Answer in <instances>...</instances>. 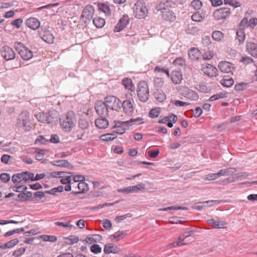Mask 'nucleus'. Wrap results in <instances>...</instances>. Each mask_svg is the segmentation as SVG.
Returning <instances> with one entry per match:
<instances>
[{
	"mask_svg": "<svg viewBox=\"0 0 257 257\" xmlns=\"http://www.w3.org/2000/svg\"><path fill=\"white\" fill-rule=\"evenodd\" d=\"M76 118L73 111L68 112L60 118V125L65 132H70L75 126Z\"/></svg>",
	"mask_w": 257,
	"mask_h": 257,
	"instance_id": "obj_1",
	"label": "nucleus"
},
{
	"mask_svg": "<svg viewBox=\"0 0 257 257\" xmlns=\"http://www.w3.org/2000/svg\"><path fill=\"white\" fill-rule=\"evenodd\" d=\"M134 16L138 19H144L148 14V9L145 3L137 1L133 7Z\"/></svg>",
	"mask_w": 257,
	"mask_h": 257,
	"instance_id": "obj_2",
	"label": "nucleus"
},
{
	"mask_svg": "<svg viewBox=\"0 0 257 257\" xmlns=\"http://www.w3.org/2000/svg\"><path fill=\"white\" fill-rule=\"evenodd\" d=\"M142 119L141 117H137L131 118L127 121L115 122L114 124L115 130L114 132L118 134H123L125 132V128L123 125H132L134 124H139L141 123V121Z\"/></svg>",
	"mask_w": 257,
	"mask_h": 257,
	"instance_id": "obj_3",
	"label": "nucleus"
},
{
	"mask_svg": "<svg viewBox=\"0 0 257 257\" xmlns=\"http://www.w3.org/2000/svg\"><path fill=\"white\" fill-rule=\"evenodd\" d=\"M16 124L18 127H23L26 131H29L31 128V122L29 112L22 111L17 118Z\"/></svg>",
	"mask_w": 257,
	"mask_h": 257,
	"instance_id": "obj_4",
	"label": "nucleus"
},
{
	"mask_svg": "<svg viewBox=\"0 0 257 257\" xmlns=\"http://www.w3.org/2000/svg\"><path fill=\"white\" fill-rule=\"evenodd\" d=\"M137 94L141 101L146 102L149 98V87L145 81H140L138 85Z\"/></svg>",
	"mask_w": 257,
	"mask_h": 257,
	"instance_id": "obj_5",
	"label": "nucleus"
},
{
	"mask_svg": "<svg viewBox=\"0 0 257 257\" xmlns=\"http://www.w3.org/2000/svg\"><path fill=\"white\" fill-rule=\"evenodd\" d=\"M15 47L22 58L25 60H29L33 57V52L21 42H16Z\"/></svg>",
	"mask_w": 257,
	"mask_h": 257,
	"instance_id": "obj_6",
	"label": "nucleus"
},
{
	"mask_svg": "<svg viewBox=\"0 0 257 257\" xmlns=\"http://www.w3.org/2000/svg\"><path fill=\"white\" fill-rule=\"evenodd\" d=\"M104 102L108 109L117 111L121 108V102L116 97L110 95L105 97Z\"/></svg>",
	"mask_w": 257,
	"mask_h": 257,
	"instance_id": "obj_7",
	"label": "nucleus"
},
{
	"mask_svg": "<svg viewBox=\"0 0 257 257\" xmlns=\"http://www.w3.org/2000/svg\"><path fill=\"white\" fill-rule=\"evenodd\" d=\"M33 177V173L29 172H23L14 174L12 177V180L14 183H18L22 181L27 182L31 180V179Z\"/></svg>",
	"mask_w": 257,
	"mask_h": 257,
	"instance_id": "obj_8",
	"label": "nucleus"
},
{
	"mask_svg": "<svg viewBox=\"0 0 257 257\" xmlns=\"http://www.w3.org/2000/svg\"><path fill=\"white\" fill-rule=\"evenodd\" d=\"M145 189V184L140 183L135 186H128L125 188L118 189L117 191L125 194L133 193H138Z\"/></svg>",
	"mask_w": 257,
	"mask_h": 257,
	"instance_id": "obj_9",
	"label": "nucleus"
},
{
	"mask_svg": "<svg viewBox=\"0 0 257 257\" xmlns=\"http://www.w3.org/2000/svg\"><path fill=\"white\" fill-rule=\"evenodd\" d=\"M95 109L98 115L101 117H106L108 114V108L104 101H97L95 103Z\"/></svg>",
	"mask_w": 257,
	"mask_h": 257,
	"instance_id": "obj_10",
	"label": "nucleus"
},
{
	"mask_svg": "<svg viewBox=\"0 0 257 257\" xmlns=\"http://www.w3.org/2000/svg\"><path fill=\"white\" fill-rule=\"evenodd\" d=\"M231 14L230 9L229 8H221L216 10L213 13V17L216 20L226 19Z\"/></svg>",
	"mask_w": 257,
	"mask_h": 257,
	"instance_id": "obj_11",
	"label": "nucleus"
},
{
	"mask_svg": "<svg viewBox=\"0 0 257 257\" xmlns=\"http://www.w3.org/2000/svg\"><path fill=\"white\" fill-rule=\"evenodd\" d=\"M201 71L209 77H216L218 74V70L213 65L209 64L201 65Z\"/></svg>",
	"mask_w": 257,
	"mask_h": 257,
	"instance_id": "obj_12",
	"label": "nucleus"
},
{
	"mask_svg": "<svg viewBox=\"0 0 257 257\" xmlns=\"http://www.w3.org/2000/svg\"><path fill=\"white\" fill-rule=\"evenodd\" d=\"M1 54L2 57L7 61L14 59L16 56L14 50L7 46H5L2 48Z\"/></svg>",
	"mask_w": 257,
	"mask_h": 257,
	"instance_id": "obj_13",
	"label": "nucleus"
},
{
	"mask_svg": "<svg viewBox=\"0 0 257 257\" xmlns=\"http://www.w3.org/2000/svg\"><path fill=\"white\" fill-rule=\"evenodd\" d=\"M94 13V9L91 5L86 6L83 10L81 14V17L83 19L85 23H87L88 21H90Z\"/></svg>",
	"mask_w": 257,
	"mask_h": 257,
	"instance_id": "obj_14",
	"label": "nucleus"
},
{
	"mask_svg": "<svg viewBox=\"0 0 257 257\" xmlns=\"http://www.w3.org/2000/svg\"><path fill=\"white\" fill-rule=\"evenodd\" d=\"M181 91L182 96L191 100H196L199 98L198 94L188 87H183Z\"/></svg>",
	"mask_w": 257,
	"mask_h": 257,
	"instance_id": "obj_15",
	"label": "nucleus"
},
{
	"mask_svg": "<svg viewBox=\"0 0 257 257\" xmlns=\"http://www.w3.org/2000/svg\"><path fill=\"white\" fill-rule=\"evenodd\" d=\"M47 123L55 124L58 122L59 118V112L55 110H50L47 113Z\"/></svg>",
	"mask_w": 257,
	"mask_h": 257,
	"instance_id": "obj_16",
	"label": "nucleus"
},
{
	"mask_svg": "<svg viewBox=\"0 0 257 257\" xmlns=\"http://www.w3.org/2000/svg\"><path fill=\"white\" fill-rule=\"evenodd\" d=\"M123 110L125 114L127 115H132L134 112V107L132 101L131 99H127L121 103Z\"/></svg>",
	"mask_w": 257,
	"mask_h": 257,
	"instance_id": "obj_17",
	"label": "nucleus"
},
{
	"mask_svg": "<svg viewBox=\"0 0 257 257\" xmlns=\"http://www.w3.org/2000/svg\"><path fill=\"white\" fill-rule=\"evenodd\" d=\"M26 25L31 29L33 30H37L40 26L39 20L34 17L28 19L26 22Z\"/></svg>",
	"mask_w": 257,
	"mask_h": 257,
	"instance_id": "obj_18",
	"label": "nucleus"
},
{
	"mask_svg": "<svg viewBox=\"0 0 257 257\" xmlns=\"http://www.w3.org/2000/svg\"><path fill=\"white\" fill-rule=\"evenodd\" d=\"M130 19L127 15H124L119 20L118 23L115 27L114 30L116 32H119L123 30L129 23Z\"/></svg>",
	"mask_w": 257,
	"mask_h": 257,
	"instance_id": "obj_19",
	"label": "nucleus"
},
{
	"mask_svg": "<svg viewBox=\"0 0 257 257\" xmlns=\"http://www.w3.org/2000/svg\"><path fill=\"white\" fill-rule=\"evenodd\" d=\"M51 164L53 166L67 168L70 170H72L74 168L73 166L65 160H54L51 162Z\"/></svg>",
	"mask_w": 257,
	"mask_h": 257,
	"instance_id": "obj_20",
	"label": "nucleus"
},
{
	"mask_svg": "<svg viewBox=\"0 0 257 257\" xmlns=\"http://www.w3.org/2000/svg\"><path fill=\"white\" fill-rule=\"evenodd\" d=\"M218 68L220 70L224 73H229L233 69L232 64L227 61L220 62L218 64Z\"/></svg>",
	"mask_w": 257,
	"mask_h": 257,
	"instance_id": "obj_21",
	"label": "nucleus"
},
{
	"mask_svg": "<svg viewBox=\"0 0 257 257\" xmlns=\"http://www.w3.org/2000/svg\"><path fill=\"white\" fill-rule=\"evenodd\" d=\"M162 19L166 21L174 22L176 20V16L175 13L171 10L163 11L162 13Z\"/></svg>",
	"mask_w": 257,
	"mask_h": 257,
	"instance_id": "obj_22",
	"label": "nucleus"
},
{
	"mask_svg": "<svg viewBox=\"0 0 257 257\" xmlns=\"http://www.w3.org/2000/svg\"><path fill=\"white\" fill-rule=\"evenodd\" d=\"M95 124L99 129H104L108 126V121L105 117L100 116L95 119Z\"/></svg>",
	"mask_w": 257,
	"mask_h": 257,
	"instance_id": "obj_23",
	"label": "nucleus"
},
{
	"mask_svg": "<svg viewBox=\"0 0 257 257\" xmlns=\"http://www.w3.org/2000/svg\"><path fill=\"white\" fill-rule=\"evenodd\" d=\"M188 236V235L186 233H184L181 234L177 241H175L173 243H170L169 245L172 247H176L186 244L187 243L185 241V239Z\"/></svg>",
	"mask_w": 257,
	"mask_h": 257,
	"instance_id": "obj_24",
	"label": "nucleus"
},
{
	"mask_svg": "<svg viewBox=\"0 0 257 257\" xmlns=\"http://www.w3.org/2000/svg\"><path fill=\"white\" fill-rule=\"evenodd\" d=\"M171 78L173 83L179 84L182 80V75L181 72L173 71L171 74Z\"/></svg>",
	"mask_w": 257,
	"mask_h": 257,
	"instance_id": "obj_25",
	"label": "nucleus"
},
{
	"mask_svg": "<svg viewBox=\"0 0 257 257\" xmlns=\"http://www.w3.org/2000/svg\"><path fill=\"white\" fill-rule=\"evenodd\" d=\"M77 188L78 191H73V194H81L87 191L89 189L88 184L84 181H80L77 184Z\"/></svg>",
	"mask_w": 257,
	"mask_h": 257,
	"instance_id": "obj_26",
	"label": "nucleus"
},
{
	"mask_svg": "<svg viewBox=\"0 0 257 257\" xmlns=\"http://www.w3.org/2000/svg\"><path fill=\"white\" fill-rule=\"evenodd\" d=\"M248 52L253 57H257V43L249 42L246 44Z\"/></svg>",
	"mask_w": 257,
	"mask_h": 257,
	"instance_id": "obj_27",
	"label": "nucleus"
},
{
	"mask_svg": "<svg viewBox=\"0 0 257 257\" xmlns=\"http://www.w3.org/2000/svg\"><path fill=\"white\" fill-rule=\"evenodd\" d=\"M200 55V51L197 48H193L188 51V56L192 60H198Z\"/></svg>",
	"mask_w": 257,
	"mask_h": 257,
	"instance_id": "obj_28",
	"label": "nucleus"
},
{
	"mask_svg": "<svg viewBox=\"0 0 257 257\" xmlns=\"http://www.w3.org/2000/svg\"><path fill=\"white\" fill-rule=\"evenodd\" d=\"M103 250L106 254L115 253L118 252V249L114 244L109 243L105 245Z\"/></svg>",
	"mask_w": 257,
	"mask_h": 257,
	"instance_id": "obj_29",
	"label": "nucleus"
},
{
	"mask_svg": "<svg viewBox=\"0 0 257 257\" xmlns=\"http://www.w3.org/2000/svg\"><path fill=\"white\" fill-rule=\"evenodd\" d=\"M236 172V169L233 167H230L227 169H221L219 172V176H229L235 173Z\"/></svg>",
	"mask_w": 257,
	"mask_h": 257,
	"instance_id": "obj_30",
	"label": "nucleus"
},
{
	"mask_svg": "<svg viewBox=\"0 0 257 257\" xmlns=\"http://www.w3.org/2000/svg\"><path fill=\"white\" fill-rule=\"evenodd\" d=\"M42 39L47 43H52L54 41V37L50 31H45L44 34H42Z\"/></svg>",
	"mask_w": 257,
	"mask_h": 257,
	"instance_id": "obj_31",
	"label": "nucleus"
},
{
	"mask_svg": "<svg viewBox=\"0 0 257 257\" xmlns=\"http://www.w3.org/2000/svg\"><path fill=\"white\" fill-rule=\"evenodd\" d=\"M122 84L124 86L125 88L133 91L135 89L134 84L132 82V80L130 78H124L122 80Z\"/></svg>",
	"mask_w": 257,
	"mask_h": 257,
	"instance_id": "obj_32",
	"label": "nucleus"
},
{
	"mask_svg": "<svg viewBox=\"0 0 257 257\" xmlns=\"http://www.w3.org/2000/svg\"><path fill=\"white\" fill-rule=\"evenodd\" d=\"M235 40L238 41L239 44H242L244 41L245 35L243 30L238 29L236 31Z\"/></svg>",
	"mask_w": 257,
	"mask_h": 257,
	"instance_id": "obj_33",
	"label": "nucleus"
},
{
	"mask_svg": "<svg viewBox=\"0 0 257 257\" xmlns=\"http://www.w3.org/2000/svg\"><path fill=\"white\" fill-rule=\"evenodd\" d=\"M224 34L220 31H214L212 33V37L214 41L220 42L224 38Z\"/></svg>",
	"mask_w": 257,
	"mask_h": 257,
	"instance_id": "obj_34",
	"label": "nucleus"
},
{
	"mask_svg": "<svg viewBox=\"0 0 257 257\" xmlns=\"http://www.w3.org/2000/svg\"><path fill=\"white\" fill-rule=\"evenodd\" d=\"M105 23V20L100 17H95L93 19V23L97 28H102Z\"/></svg>",
	"mask_w": 257,
	"mask_h": 257,
	"instance_id": "obj_35",
	"label": "nucleus"
},
{
	"mask_svg": "<svg viewBox=\"0 0 257 257\" xmlns=\"http://www.w3.org/2000/svg\"><path fill=\"white\" fill-rule=\"evenodd\" d=\"M78 127L83 130L87 129L89 127V122L84 118H80L78 120Z\"/></svg>",
	"mask_w": 257,
	"mask_h": 257,
	"instance_id": "obj_36",
	"label": "nucleus"
},
{
	"mask_svg": "<svg viewBox=\"0 0 257 257\" xmlns=\"http://www.w3.org/2000/svg\"><path fill=\"white\" fill-rule=\"evenodd\" d=\"M221 84L226 87H229L231 86L234 83V80L232 78H226L224 77L223 79L221 81Z\"/></svg>",
	"mask_w": 257,
	"mask_h": 257,
	"instance_id": "obj_37",
	"label": "nucleus"
},
{
	"mask_svg": "<svg viewBox=\"0 0 257 257\" xmlns=\"http://www.w3.org/2000/svg\"><path fill=\"white\" fill-rule=\"evenodd\" d=\"M155 98L159 102H163L166 99V95L163 92H160L159 90L155 93Z\"/></svg>",
	"mask_w": 257,
	"mask_h": 257,
	"instance_id": "obj_38",
	"label": "nucleus"
},
{
	"mask_svg": "<svg viewBox=\"0 0 257 257\" xmlns=\"http://www.w3.org/2000/svg\"><path fill=\"white\" fill-rule=\"evenodd\" d=\"M40 238L45 241L53 242H56L57 240V238L53 235H42L40 236Z\"/></svg>",
	"mask_w": 257,
	"mask_h": 257,
	"instance_id": "obj_39",
	"label": "nucleus"
},
{
	"mask_svg": "<svg viewBox=\"0 0 257 257\" xmlns=\"http://www.w3.org/2000/svg\"><path fill=\"white\" fill-rule=\"evenodd\" d=\"M99 9L107 15H111V10L108 6L104 4H99Z\"/></svg>",
	"mask_w": 257,
	"mask_h": 257,
	"instance_id": "obj_40",
	"label": "nucleus"
},
{
	"mask_svg": "<svg viewBox=\"0 0 257 257\" xmlns=\"http://www.w3.org/2000/svg\"><path fill=\"white\" fill-rule=\"evenodd\" d=\"M220 177L218 172L216 173H211L205 175L203 177V179L205 181H211L216 179Z\"/></svg>",
	"mask_w": 257,
	"mask_h": 257,
	"instance_id": "obj_41",
	"label": "nucleus"
},
{
	"mask_svg": "<svg viewBox=\"0 0 257 257\" xmlns=\"http://www.w3.org/2000/svg\"><path fill=\"white\" fill-rule=\"evenodd\" d=\"M156 9L158 11H161L162 13H163V11H168L169 10L168 6H167L165 0L161 1L158 5H157Z\"/></svg>",
	"mask_w": 257,
	"mask_h": 257,
	"instance_id": "obj_42",
	"label": "nucleus"
},
{
	"mask_svg": "<svg viewBox=\"0 0 257 257\" xmlns=\"http://www.w3.org/2000/svg\"><path fill=\"white\" fill-rule=\"evenodd\" d=\"M173 64L176 66H183L185 65L186 62L183 57H178L174 60Z\"/></svg>",
	"mask_w": 257,
	"mask_h": 257,
	"instance_id": "obj_43",
	"label": "nucleus"
},
{
	"mask_svg": "<svg viewBox=\"0 0 257 257\" xmlns=\"http://www.w3.org/2000/svg\"><path fill=\"white\" fill-rule=\"evenodd\" d=\"M36 117L39 121L47 123V113L43 112L39 113L36 115Z\"/></svg>",
	"mask_w": 257,
	"mask_h": 257,
	"instance_id": "obj_44",
	"label": "nucleus"
},
{
	"mask_svg": "<svg viewBox=\"0 0 257 257\" xmlns=\"http://www.w3.org/2000/svg\"><path fill=\"white\" fill-rule=\"evenodd\" d=\"M116 137V135L114 134H108L102 135L100 137L101 139L104 141H110L114 139Z\"/></svg>",
	"mask_w": 257,
	"mask_h": 257,
	"instance_id": "obj_45",
	"label": "nucleus"
},
{
	"mask_svg": "<svg viewBox=\"0 0 257 257\" xmlns=\"http://www.w3.org/2000/svg\"><path fill=\"white\" fill-rule=\"evenodd\" d=\"M154 84L155 87L157 89L160 88L164 85V81L160 77H156L154 80Z\"/></svg>",
	"mask_w": 257,
	"mask_h": 257,
	"instance_id": "obj_46",
	"label": "nucleus"
},
{
	"mask_svg": "<svg viewBox=\"0 0 257 257\" xmlns=\"http://www.w3.org/2000/svg\"><path fill=\"white\" fill-rule=\"evenodd\" d=\"M224 3L225 5H230L234 8L240 6L239 2L236 1V0H224Z\"/></svg>",
	"mask_w": 257,
	"mask_h": 257,
	"instance_id": "obj_47",
	"label": "nucleus"
},
{
	"mask_svg": "<svg viewBox=\"0 0 257 257\" xmlns=\"http://www.w3.org/2000/svg\"><path fill=\"white\" fill-rule=\"evenodd\" d=\"M19 242V240L17 238H15L8 241L4 244V247L7 248H12Z\"/></svg>",
	"mask_w": 257,
	"mask_h": 257,
	"instance_id": "obj_48",
	"label": "nucleus"
},
{
	"mask_svg": "<svg viewBox=\"0 0 257 257\" xmlns=\"http://www.w3.org/2000/svg\"><path fill=\"white\" fill-rule=\"evenodd\" d=\"M160 113V110L159 108H155L152 109L149 112V116L152 118H155L158 117Z\"/></svg>",
	"mask_w": 257,
	"mask_h": 257,
	"instance_id": "obj_49",
	"label": "nucleus"
},
{
	"mask_svg": "<svg viewBox=\"0 0 257 257\" xmlns=\"http://www.w3.org/2000/svg\"><path fill=\"white\" fill-rule=\"evenodd\" d=\"M90 250L92 252L97 254L101 252L102 248L98 244H94L91 246Z\"/></svg>",
	"mask_w": 257,
	"mask_h": 257,
	"instance_id": "obj_50",
	"label": "nucleus"
},
{
	"mask_svg": "<svg viewBox=\"0 0 257 257\" xmlns=\"http://www.w3.org/2000/svg\"><path fill=\"white\" fill-rule=\"evenodd\" d=\"M202 2L199 0H194L191 3V6L195 10H199L202 7Z\"/></svg>",
	"mask_w": 257,
	"mask_h": 257,
	"instance_id": "obj_51",
	"label": "nucleus"
},
{
	"mask_svg": "<svg viewBox=\"0 0 257 257\" xmlns=\"http://www.w3.org/2000/svg\"><path fill=\"white\" fill-rule=\"evenodd\" d=\"M191 19L193 21L199 22L203 20V17L200 13L196 12L193 14Z\"/></svg>",
	"mask_w": 257,
	"mask_h": 257,
	"instance_id": "obj_52",
	"label": "nucleus"
},
{
	"mask_svg": "<svg viewBox=\"0 0 257 257\" xmlns=\"http://www.w3.org/2000/svg\"><path fill=\"white\" fill-rule=\"evenodd\" d=\"M226 97V95L225 93L221 92V93H217V94H214V95H213L212 96H211L209 98V100L214 101V100H217L219 98H225Z\"/></svg>",
	"mask_w": 257,
	"mask_h": 257,
	"instance_id": "obj_53",
	"label": "nucleus"
},
{
	"mask_svg": "<svg viewBox=\"0 0 257 257\" xmlns=\"http://www.w3.org/2000/svg\"><path fill=\"white\" fill-rule=\"evenodd\" d=\"M248 27V20L246 17H244L240 22L238 29L243 30Z\"/></svg>",
	"mask_w": 257,
	"mask_h": 257,
	"instance_id": "obj_54",
	"label": "nucleus"
},
{
	"mask_svg": "<svg viewBox=\"0 0 257 257\" xmlns=\"http://www.w3.org/2000/svg\"><path fill=\"white\" fill-rule=\"evenodd\" d=\"M170 121H168V123H167V126L170 127V128H171L173 127V124L175 123L177 120V116L174 114H171V115H170Z\"/></svg>",
	"mask_w": 257,
	"mask_h": 257,
	"instance_id": "obj_55",
	"label": "nucleus"
},
{
	"mask_svg": "<svg viewBox=\"0 0 257 257\" xmlns=\"http://www.w3.org/2000/svg\"><path fill=\"white\" fill-rule=\"evenodd\" d=\"M26 250L25 247H20L15 250L13 252V255L15 257H19L24 254Z\"/></svg>",
	"mask_w": 257,
	"mask_h": 257,
	"instance_id": "obj_56",
	"label": "nucleus"
},
{
	"mask_svg": "<svg viewBox=\"0 0 257 257\" xmlns=\"http://www.w3.org/2000/svg\"><path fill=\"white\" fill-rule=\"evenodd\" d=\"M202 43L205 47L211 45V38L208 36H204L202 38Z\"/></svg>",
	"mask_w": 257,
	"mask_h": 257,
	"instance_id": "obj_57",
	"label": "nucleus"
},
{
	"mask_svg": "<svg viewBox=\"0 0 257 257\" xmlns=\"http://www.w3.org/2000/svg\"><path fill=\"white\" fill-rule=\"evenodd\" d=\"M214 56V54L212 52L210 51H207L204 53L202 55L203 59L205 60H211Z\"/></svg>",
	"mask_w": 257,
	"mask_h": 257,
	"instance_id": "obj_58",
	"label": "nucleus"
},
{
	"mask_svg": "<svg viewBox=\"0 0 257 257\" xmlns=\"http://www.w3.org/2000/svg\"><path fill=\"white\" fill-rule=\"evenodd\" d=\"M100 222L103 227L105 228L106 229H109L111 228L112 226V223L109 220L104 219L101 220Z\"/></svg>",
	"mask_w": 257,
	"mask_h": 257,
	"instance_id": "obj_59",
	"label": "nucleus"
},
{
	"mask_svg": "<svg viewBox=\"0 0 257 257\" xmlns=\"http://www.w3.org/2000/svg\"><path fill=\"white\" fill-rule=\"evenodd\" d=\"M226 224V223L225 222L215 220L213 226L216 228H224Z\"/></svg>",
	"mask_w": 257,
	"mask_h": 257,
	"instance_id": "obj_60",
	"label": "nucleus"
},
{
	"mask_svg": "<svg viewBox=\"0 0 257 257\" xmlns=\"http://www.w3.org/2000/svg\"><path fill=\"white\" fill-rule=\"evenodd\" d=\"M206 204H207L206 201L197 202L194 204V208L198 210H201L206 206Z\"/></svg>",
	"mask_w": 257,
	"mask_h": 257,
	"instance_id": "obj_61",
	"label": "nucleus"
},
{
	"mask_svg": "<svg viewBox=\"0 0 257 257\" xmlns=\"http://www.w3.org/2000/svg\"><path fill=\"white\" fill-rule=\"evenodd\" d=\"M67 239L69 240L67 243L69 244H73L79 241L78 237L74 235L70 236Z\"/></svg>",
	"mask_w": 257,
	"mask_h": 257,
	"instance_id": "obj_62",
	"label": "nucleus"
},
{
	"mask_svg": "<svg viewBox=\"0 0 257 257\" xmlns=\"http://www.w3.org/2000/svg\"><path fill=\"white\" fill-rule=\"evenodd\" d=\"M23 23V20L21 19H18L13 20L11 22L12 25L15 26L17 28H19L21 27Z\"/></svg>",
	"mask_w": 257,
	"mask_h": 257,
	"instance_id": "obj_63",
	"label": "nucleus"
},
{
	"mask_svg": "<svg viewBox=\"0 0 257 257\" xmlns=\"http://www.w3.org/2000/svg\"><path fill=\"white\" fill-rule=\"evenodd\" d=\"M257 25V18H253L248 21V27L253 29Z\"/></svg>",
	"mask_w": 257,
	"mask_h": 257,
	"instance_id": "obj_64",
	"label": "nucleus"
}]
</instances>
